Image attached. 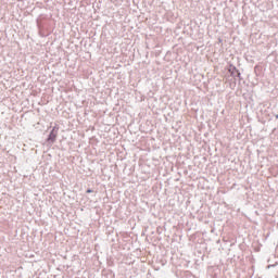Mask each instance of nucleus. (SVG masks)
<instances>
[{
  "instance_id": "obj_1",
  "label": "nucleus",
  "mask_w": 278,
  "mask_h": 278,
  "mask_svg": "<svg viewBox=\"0 0 278 278\" xmlns=\"http://www.w3.org/2000/svg\"><path fill=\"white\" fill-rule=\"evenodd\" d=\"M55 138H58V130L55 128H53L49 135L48 141L55 142Z\"/></svg>"
},
{
  "instance_id": "obj_2",
  "label": "nucleus",
  "mask_w": 278,
  "mask_h": 278,
  "mask_svg": "<svg viewBox=\"0 0 278 278\" xmlns=\"http://www.w3.org/2000/svg\"><path fill=\"white\" fill-rule=\"evenodd\" d=\"M228 71H229V73H231V75H236V73H238V70H236V67L232 65L229 66Z\"/></svg>"
},
{
  "instance_id": "obj_3",
  "label": "nucleus",
  "mask_w": 278,
  "mask_h": 278,
  "mask_svg": "<svg viewBox=\"0 0 278 278\" xmlns=\"http://www.w3.org/2000/svg\"><path fill=\"white\" fill-rule=\"evenodd\" d=\"M90 192H92V190H91V189H88V190H87V193L90 194Z\"/></svg>"
}]
</instances>
